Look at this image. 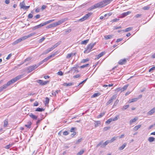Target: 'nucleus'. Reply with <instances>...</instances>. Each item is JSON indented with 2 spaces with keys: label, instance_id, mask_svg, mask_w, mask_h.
Instances as JSON below:
<instances>
[{
  "label": "nucleus",
  "instance_id": "nucleus-12",
  "mask_svg": "<svg viewBox=\"0 0 155 155\" xmlns=\"http://www.w3.org/2000/svg\"><path fill=\"white\" fill-rule=\"evenodd\" d=\"M131 13V12L130 11H128L126 12L123 13L121 14V17H124L130 14Z\"/></svg>",
  "mask_w": 155,
  "mask_h": 155
},
{
  "label": "nucleus",
  "instance_id": "nucleus-25",
  "mask_svg": "<svg viewBox=\"0 0 155 155\" xmlns=\"http://www.w3.org/2000/svg\"><path fill=\"white\" fill-rule=\"evenodd\" d=\"M128 86V85H126L124 86L121 89V91H124L126 90Z\"/></svg>",
  "mask_w": 155,
  "mask_h": 155
},
{
  "label": "nucleus",
  "instance_id": "nucleus-41",
  "mask_svg": "<svg viewBox=\"0 0 155 155\" xmlns=\"http://www.w3.org/2000/svg\"><path fill=\"white\" fill-rule=\"evenodd\" d=\"M132 28L131 27H129L126 28L124 30H123L125 32H127L131 30Z\"/></svg>",
  "mask_w": 155,
  "mask_h": 155
},
{
  "label": "nucleus",
  "instance_id": "nucleus-43",
  "mask_svg": "<svg viewBox=\"0 0 155 155\" xmlns=\"http://www.w3.org/2000/svg\"><path fill=\"white\" fill-rule=\"evenodd\" d=\"M55 27L54 23L51 24H50L47 26V28H50L52 27Z\"/></svg>",
  "mask_w": 155,
  "mask_h": 155
},
{
  "label": "nucleus",
  "instance_id": "nucleus-34",
  "mask_svg": "<svg viewBox=\"0 0 155 155\" xmlns=\"http://www.w3.org/2000/svg\"><path fill=\"white\" fill-rule=\"evenodd\" d=\"M129 107V105H127L123 106L122 108V110H124L127 109Z\"/></svg>",
  "mask_w": 155,
  "mask_h": 155
},
{
  "label": "nucleus",
  "instance_id": "nucleus-61",
  "mask_svg": "<svg viewBox=\"0 0 155 155\" xmlns=\"http://www.w3.org/2000/svg\"><path fill=\"white\" fill-rule=\"evenodd\" d=\"M110 128V127H106L104 128V131H107Z\"/></svg>",
  "mask_w": 155,
  "mask_h": 155
},
{
  "label": "nucleus",
  "instance_id": "nucleus-21",
  "mask_svg": "<svg viewBox=\"0 0 155 155\" xmlns=\"http://www.w3.org/2000/svg\"><path fill=\"white\" fill-rule=\"evenodd\" d=\"M31 59L32 58L31 57H28L21 64H23L24 62H26V61H30Z\"/></svg>",
  "mask_w": 155,
  "mask_h": 155
},
{
  "label": "nucleus",
  "instance_id": "nucleus-26",
  "mask_svg": "<svg viewBox=\"0 0 155 155\" xmlns=\"http://www.w3.org/2000/svg\"><path fill=\"white\" fill-rule=\"evenodd\" d=\"M101 124V122L100 121H97L95 122V127H97L99 126Z\"/></svg>",
  "mask_w": 155,
  "mask_h": 155
},
{
  "label": "nucleus",
  "instance_id": "nucleus-57",
  "mask_svg": "<svg viewBox=\"0 0 155 155\" xmlns=\"http://www.w3.org/2000/svg\"><path fill=\"white\" fill-rule=\"evenodd\" d=\"M88 79V78H87L85 80H84V81H82L79 84V85H78V86L79 85H81V84H84V83Z\"/></svg>",
  "mask_w": 155,
  "mask_h": 155
},
{
  "label": "nucleus",
  "instance_id": "nucleus-17",
  "mask_svg": "<svg viewBox=\"0 0 155 155\" xmlns=\"http://www.w3.org/2000/svg\"><path fill=\"white\" fill-rule=\"evenodd\" d=\"M117 137H112L110 140H108L109 143H111L113 142L114 141L116 140Z\"/></svg>",
  "mask_w": 155,
  "mask_h": 155
},
{
  "label": "nucleus",
  "instance_id": "nucleus-55",
  "mask_svg": "<svg viewBox=\"0 0 155 155\" xmlns=\"http://www.w3.org/2000/svg\"><path fill=\"white\" fill-rule=\"evenodd\" d=\"M150 8V7L148 6H146L143 7V9L144 10H148Z\"/></svg>",
  "mask_w": 155,
  "mask_h": 155
},
{
  "label": "nucleus",
  "instance_id": "nucleus-6",
  "mask_svg": "<svg viewBox=\"0 0 155 155\" xmlns=\"http://www.w3.org/2000/svg\"><path fill=\"white\" fill-rule=\"evenodd\" d=\"M117 97V95L116 94L113 95L111 98L107 101L106 104L108 105L111 103Z\"/></svg>",
  "mask_w": 155,
  "mask_h": 155
},
{
  "label": "nucleus",
  "instance_id": "nucleus-40",
  "mask_svg": "<svg viewBox=\"0 0 155 155\" xmlns=\"http://www.w3.org/2000/svg\"><path fill=\"white\" fill-rule=\"evenodd\" d=\"M104 114H105V113H104V112L101 113V114H100L97 116V117L98 118H101V117H103L104 115Z\"/></svg>",
  "mask_w": 155,
  "mask_h": 155
},
{
  "label": "nucleus",
  "instance_id": "nucleus-56",
  "mask_svg": "<svg viewBox=\"0 0 155 155\" xmlns=\"http://www.w3.org/2000/svg\"><path fill=\"white\" fill-rule=\"evenodd\" d=\"M57 74L60 76H62L63 75V73L61 71H60L58 72Z\"/></svg>",
  "mask_w": 155,
  "mask_h": 155
},
{
  "label": "nucleus",
  "instance_id": "nucleus-64",
  "mask_svg": "<svg viewBox=\"0 0 155 155\" xmlns=\"http://www.w3.org/2000/svg\"><path fill=\"white\" fill-rule=\"evenodd\" d=\"M88 61V60L87 59H83L82 60L81 62L82 63H85L87 61Z\"/></svg>",
  "mask_w": 155,
  "mask_h": 155
},
{
  "label": "nucleus",
  "instance_id": "nucleus-49",
  "mask_svg": "<svg viewBox=\"0 0 155 155\" xmlns=\"http://www.w3.org/2000/svg\"><path fill=\"white\" fill-rule=\"evenodd\" d=\"M112 121V120L111 118H110L108 119L106 122V124H109L111 121Z\"/></svg>",
  "mask_w": 155,
  "mask_h": 155
},
{
  "label": "nucleus",
  "instance_id": "nucleus-19",
  "mask_svg": "<svg viewBox=\"0 0 155 155\" xmlns=\"http://www.w3.org/2000/svg\"><path fill=\"white\" fill-rule=\"evenodd\" d=\"M126 145V143H125L121 146L119 148V150H123L125 147Z\"/></svg>",
  "mask_w": 155,
  "mask_h": 155
},
{
  "label": "nucleus",
  "instance_id": "nucleus-63",
  "mask_svg": "<svg viewBox=\"0 0 155 155\" xmlns=\"http://www.w3.org/2000/svg\"><path fill=\"white\" fill-rule=\"evenodd\" d=\"M69 133L67 131H65L63 132V135H67Z\"/></svg>",
  "mask_w": 155,
  "mask_h": 155
},
{
  "label": "nucleus",
  "instance_id": "nucleus-22",
  "mask_svg": "<svg viewBox=\"0 0 155 155\" xmlns=\"http://www.w3.org/2000/svg\"><path fill=\"white\" fill-rule=\"evenodd\" d=\"M141 127V125H138L137 126H135L133 128L134 130V131H136L140 128Z\"/></svg>",
  "mask_w": 155,
  "mask_h": 155
},
{
  "label": "nucleus",
  "instance_id": "nucleus-44",
  "mask_svg": "<svg viewBox=\"0 0 155 155\" xmlns=\"http://www.w3.org/2000/svg\"><path fill=\"white\" fill-rule=\"evenodd\" d=\"M55 55V54L54 53L53 54H52L50 55V56H48L47 58L48 60L50 59L51 58L54 57Z\"/></svg>",
  "mask_w": 155,
  "mask_h": 155
},
{
  "label": "nucleus",
  "instance_id": "nucleus-14",
  "mask_svg": "<svg viewBox=\"0 0 155 155\" xmlns=\"http://www.w3.org/2000/svg\"><path fill=\"white\" fill-rule=\"evenodd\" d=\"M31 121H28L27 122V124L25 125V126L27 127V128H30L31 127Z\"/></svg>",
  "mask_w": 155,
  "mask_h": 155
},
{
  "label": "nucleus",
  "instance_id": "nucleus-30",
  "mask_svg": "<svg viewBox=\"0 0 155 155\" xmlns=\"http://www.w3.org/2000/svg\"><path fill=\"white\" fill-rule=\"evenodd\" d=\"M155 138L153 137H150L148 138V140L150 142H153Z\"/></svg>",
  "mask_w": 155,
  "mask_h": 155
},
{
  "label": "nucleus",
  "instance_id": "nucleus-50",
  "mask_svg": "<svg viewBox=\"0 0 155 155\" xmlns=\"http://www.w3.org/2000/svg\"><path fill=\"white\" fill-rule=\"evenodd\" d=\"M89 65V64H85V65H83L81 66H80V68H85V67H88Z\"/></svg>",
  "mask_w": 155,
  "mask_h": 155
},
{
  "label": "nucleus",
  "instance_id": "nucleus-1",
  "mask_svg": "<svg viewBox=\"0 0 155 155\" xmlns=\"http://www.w3.org/2000/svg\"><path fill=\"white\" fill-rule=\"evenodd\" d=\"M21 77V75H19L14 78L11 79V80L8 81L6 84H4L2 86L0 87V92L3 91L4 89L7 88V87L10 85L14 83L17 80L20 79Z\"/></svg>",
  "mask_w": 155,
  "mask_h": 155
},
{
  "label": "nucleus",
  "instance_id": "nucleus-13",
  "mask_svg": "<svg viewBox=\"0 0 155 155\" xmlns=\"http://www.w3.org/2000/svg\"><path fill=\"white\" fill-rule=\"evenodd\" d=\"M127 62V61L125 59H121L118 62V63L120 65H122L125 64Z\"/></svg>",
  "mask_w": 155,
  "mask_h": 155
},
{
  "label": "nucleus",
  "instance_id": "nucleus-7",
  "mask_svg": "<svg viewBox=\"0 0 155 155\" xmlns=\"http://www.w3.org/2000/svg\"><path fill=\"white\" fill-rule=\"evenodd\" d=\"M98 8H101L99 2L91 7L90 8V10H92Z\"/></svg>",
  "mask_w": 155,
  "mask_h": 155
},
{
  "label": "nucleus",
  "instance_id": "nucleus-5",
  "mask_svg": "<svg viewBox=\"0 0 155 155\" xmlns=\"http://www.w3.org/2000/svg\"><path fill=\"white\" fill-rule=\"evenodd\" d=\"M37 67L38 66H37V65L36 64H34L32 66H30L28 67L27 69L28 71V72H30Z\"/></svg>",
  "mask_w": 155,
  "mask_h": 155
},
{
  "label": "nucleus",
  "instance_id": "nucleus-2",
  "mask_svg": "<svg viewBox=\"0 0 155 155\" xmlns=\"http://www.w3.org/2000/svg\"><path fill=\"white\" fill-rule=\"evenodd\" d=\"M96 43H91L88 45L87 47L86 50L84 51V53H87L91 51V49L93 48L94 46L95 45Z\"/></svg>",
  "mask_w": 155,
  "mask_h": 155
},
{
  "label": "nucleus",
  "instance_id": "nucleus-37",
  "mask_svg": "<svg viewBox=\"0 0 155 155\" xmlns=\"http://www.w3.org/2000/svg\"><path fill=\"white\" fill-rule=\"evenodd\" d=\"M73 55V54L72 53H71L70 54H68L67 55L66 58H71V57Z\"/></svg>",
  "mask_w": 155,
  "mask_h": 155
},
{
  "label": "nucleus",
  "instance_id": "nucleus-15",
  "mask_svg": "<svg viewBox=\"0 0 155 155\" xmlns=\"http://www.w3.org/2000/svg\"><path fill=\"white\" fill-rule=\"evenodd\" d=\"M138 119V118L137 117H136L134 118L133 119H131L129 122L130 124V125L132 124V123L135 122L136 120H137Z\"/></svg>",
  "mask_w": 155,
  "mask_h": 155
},
{
  "label": "nucleus",
  "instance_id": "nucleus-54",
  "mask_svg": "<svg viewBox=\"0 0 155 155\" xmlns=\"http://www.w3.org/2000/svg\"><path fill=\"white\" fill-rule=\"evenodd\" d=\"M119 102V100L118 99H117L116 101L114 102L113 107L114 106H116Z\"/></svg>",
  "mask_w": 155,
  "mask_h": 155
},
{
  "label": "nucleus",
  "instance_id": "nucleus-24",
  "mask_svg": "<svg viewBox=\"0 0 155 155\" xmlns=\"http://www.w3.org/2000/svg\"><path fill=\"white\" fill-rule=\"evenodd\" d=\"M89 39H87L85 40L82 41L81 42V44L86 45L88 42Z\"/></svg>",
  "mask_w": 155,
  "mask_h": 155
},
{
  "label": "nucleus",
  "instance_id": "nucleus-38",
  "mask_svg": "<svg viewBox=\"0 0 155 155\" xmlns=\"http://www.w3.org/2000/svg\"><path fill=\"white\" fill-rule=\"evenodd\" d=\"M8 124V120L7 119L5 120L4 121V127H6L7 125Z\"/></svg>",
  "mask_w": 155,
  "mask_h": 155
},
{
  "label": "nucleus",
  "instance_id": "nucleus-53",
  "mask_svg": "<svg viewBox=\"0 0 155 155\" xmlns=\"http://www.w3.org/2000/svg\"><path fill=\"white\" fill-rule=\"evenodd\" d=\"M35 34V33H31L30 34L28 35H27L28 38H29L31 37V36H32L34 35Z\"/></svg>",
  "mask_w": 155,
  "mask_h": 155
},
{
  "label": "nucleus",
  "instance_id": "nucleus-36",
  "mask_svg": "<svg viewBox=\"0 0 155 155\" xmlns=\"http://www.w3.org/2000/svg\"><path fill=\"white\" fill-rule=\"evenodd\" d=\"M60 91V90H57L54 92H53L52 93V94L53 95H54L55 96L56 95V94H58Z\"/></svg>",
  "mask_w": 155,
  "mask_h": 155
},
{
  "label": "nucleus",
  "instance_id": "nucleus-46",
  "mask_svg": "<svg viewBox=\"0 0 155 155\" xmlns=\"http://www.w3.org/2000/svg\"><path fill=\"white\" fill-rule=\"evenodd\" d=\"M84 152V151L83 150H81L77 154V155H81Z\"/></svg>",
  "mask_w": 155,
  "mask_h": 155
},
{
  "label": "nucleus",
  "instance_id": "nucleus-59",
  "mask_svg": "<svg viewBox=\"0 0 155 155\" xmlns=\"http://www.w3.org/2000/svg\"><path fill=\"white\" fill-rule=\"evenodd\" d=\"M45 38L44 37H43L42 38H41V39H40L39 41V43H41L42 41H43L45 39Z\"/></svg>",
  "mask_w": 155,
  "mask_h": 155
},
{
  "label": "nucleus",
  "instance_id": "nucleus-4",
  "mask_svg": "<svg viewBox=\"0 0 155 155\" xmlns=\"http://www.w3.org/2000/svg\"><path fill=\"white\" fill-rule=\"evenodd\" d=\"M112 0H104L103 1L99 2L101 7L109 4Z\"/></svg>",
  "mask_w": 155,
  "mask_h": 155
},
{
  "label": "nucleus",
  "instance_id": "nucleus-51",
  "mask_svg": "<svg viewBox=\"0 0 155 155\" xmlns=\"http://www.w3.org/2000/svg\"><path fill=\"white\" fill-rule=\"evenodd\" d=\"M21 38V39L22 41L23 40H24L27 39L28 38L27 37V36H23V37L21 38Z\"/></svg>",
  "mask_w": 155,
  "mask_h": 155
},
{
  "label": "nucleus",
  "instance_id": "nucleus-20",
  "mask_svg": "<svg viewBox=\"0 0 155 155\" xmlns=\"http://www.w3.org/2000/svg\"><path fill=\"white\" fill-rule=\"evenodd\" d=\"M73 84V83L72 82L69 83H64L63 85L65 86H72Z\"/></svg>",
  "mask_w": 155,
  "mask_h": 155
},
{
  "label": "nucleus",
  "instance_id": "nucleus-18",
  "mask_svg": "<svg viewBox=\"0 0 155 155\" xmlns=\"http://www.w3.org/2000/svg\"><path fill=\"white\" fill-rule=\"evenodd\" d=\"M25 3L24 1L22 2L21 3H20V7L21 8L24 9L25 7Z\"/></svg>",
  "mask_w": 155,
  "mask_h": 155
},
{
  "label": "nucleus",
  "instance_id": "nucleus-3",
  "mask_svg": "<svg viewBox=\"0 0 155 155\" xmlns=\"http://www.w3.org/2000/svg\"><path fill=\"white\" fill-rule=\"evenodd\" d=\"M109 143L108 140H106L104 143H103V141H101L97 145L96 147H98L100 146L101 148H104Z\"/></svg>",
  "mask_w": 155,
  "mask_h": 155
},
{
  "label": "nucleus",
  "instance_id": "nucleus-33",
  "mask_svg": "<svg viewBox=\"0 0 155 155\" xmlns=\"http://www.w3.org/2000/svg\"><path fill=\"white\" fill-rule=\"evenodd\" d=\"M112 35H106L104 37L106 39H110L112 37Z\"/></svg>",
  "mask_w": 155,
  "mask_h": 155
},
{
  "label": "nucleus",
  "instance_id": "nucleus-32",
  "mask_svg": "<svg viewBox=\"0 0 155 155\" xmlns=\"http://www.w3.org/2000/svg\"><path fill=\"white\" fill-rule=\"evenodd\" d=\"M100 94H99V93H95L92 95V96H91V97H96L99 96V95H100Z\"/></svg>",
  "mask_w": 155,
  "mask_h": 155
},
{
  "label": "nucleus",
  "instance_id": "nucleus-35",
  "mask_svg": "<svg viewBox=\"0 0 155 155\" xmlns=\"http://www.w3.org/2000/svg\"><path fill=\"white\" fill-rule=\"evenodd\" d=\"M61 42H58L56 44H55L52 47L54 49L55 48H56L57 47L58 45H59L60 44Z\"/></svg>",
  "mask_w": 155,
  "mask_h": 155
},
{
  "label": "nucleus",
  "instance_id": "nucleus-16",
  "mask_svg": "<svg viewBox=\"0 0 155 155\" xmlns=\"http://www.w3.org/2000/svg\"><path fill=\"white\" fill-rule=\"evenodd\" d=\"M29 116L31 118L34 119L36 120L37 118V117L33 115L32 113H30L29 114H28Z\"/></svg>",
  "mask_w": 155,
  "mask_h": 155
},
{
  "label": "nucleus",
  "instance_id": "nucleus-62",
  "mask_svg": "<svg viewBox=\"0 0 155 155\" xmlns=\"http://www.w3.org/2000/svg\"><path fill=\"white\" fill-rule=\"evenodd\" d=\"M33 17V15L31 13L29 14L28 16V18H31Z\"/></svg>",
  "mask_w": 155,
  "mask_h": 155
},
{
  "label": "nucleus",
  "instance_id": "nucleus-60",
  "mask_svg": "<svg viewBox=\"0 0 155 155\" xmlns=\"http://www.w3.org/2000/svg\"><path fill=\"white\" fill-rule=\"evenodd\" d=\"M73 70H74V73L75 72H76V73L78 72V70H77V69L76 68H74V67L72 68V71Z\"/></svg>",
  "mask_w": 155,
  "mask_h": 155
},
{
  "label": "nucleus",
  "instance_id": "nucleus-11",
  "mask_svg": "<svg viewBox=\"0 0 155 155\" xmlns=\"http://www.w3.org/2000/svg\"><path fill=\"white\" fill-rule=\"evenodd\" d=\"M44 24L43 23H42L38 25H37L35 26L34 27H33L32 28V29L33 30H35V29H37L40 28V27L44 26Z\"/></svg>",
  "mask_w": 155,
  "mask_h": 155
},
{
  "label": "nucleus",
  "instance_id": "nucleus-47",
  "mask_svg": "<svg viewBox=\"0 0 155 155\" xmlns=\"http://www.w3.org/2000/svg\"><path fill=\"white\" fill-rule=\"evenodd\" d=\"M49 99L48 97H46L45 98V104H48L49 103Z\"/></svg>",
  "mask_w": 155,
  "mask_h": 155
},
{
  "label": "nucleus",
  "instance_id": "nucleus-9",
  "mask_svg": "<svg viewBox=\"0 0 155 155\" xmlns=\"http://www.w3.org/2000/svg\"><path fill=\"white\" fill-rule=\"evenodd\" d=\"M155 113V107H153L147 113L148 115L150 116Z\"/></svg>",
  "mask_w": 155,
  "mask_h": 155
},
{
  "label": "nucleus",
  "instance_id": "nucleus-39",
  "mask_svg": "<svg viewBox=\"0 0 155 155\" xmlns=\"http://www.w3.org/2000/svg\"><path fill=\"white\" fill-rule=\"evenodd\" d=\"M12 145H13V144H9L8 145H6V146L5 147L6 149H8L10 147H12Z\"/></svg>",
  "mask_w": 155,
  "mask_h": 155
},
{
  "label": "nucleus",
  "instance_id": "nucleus-48",
  "mask_svg": "<svg viewBox=\"0 0 155 155\" xmlns=\"http://www.w3.org/2000/svg\"><path fill=\"white\" fill-rule=\"evenodd\" d=\"M119 117V116H116L115 117H114L113 118H111V119L112 120V121H114L117 120L118 119Z\"/></svg>",
  "mask_w": 155,
  "mask_h": 155
},
{
  "label": "nucleus",
  "instance_id": "nucleus-10",
  "mask_svg": "<svg viewBox=\"0 0 155 155\" xmlns=\"http://www.w3.org/2000/svg\"><path fill=\"white\" fill-rule=\"evenodd\" d=\"M64 22V19H62L57 22L54 23V26L56 27L58 25H60Z\"/></svg>",
  "mask_w": 155,
  "mask_h": 155
},
{
  "label": "nucleus",
  "instance_id": "nucleus-31",
  "mask_svg": "<svg viewBox=\"0 0 155 155\" xmlns=\"http://www.w3.org/2000/svg\"><path fill=\"white\" fill-rule=\"evenodd\" d=\"M44 110V109L42 108L39 107L37 108L35 110V111L41 112Z\"/></svg>",
  "mask_w": 155,
  "mask_h": 155
},
{
  "label": "nucleus",
  "instance_id": "nucleus-8",
  "mask_svg": "<svg viewBox=\"0 0 155 155\" xmlns=\"http://www.w3.org/2000/svg\"><path fill=\"white\" fill-rule=\"evenodd\" d=\"M36 82L38 83L40 85H44L48 83V81H43L42 80H37Z\"/></svg>",
  "mask_w": 155,
  "mask_h": 155
},
{
  "label": "nucleus",
  "instance_id": "nucleus-27",
  "mask_svg": "<svg viewBox=\"0 0 155 155\" xmlns=\"http://www.w3.org/2000/svg\"><path fill=\"white\" fill-rule=\"evenodd\" d=\"M54 21V20H49L48 21H46L44 23H43V24H44V26L51 22H52L53 21Z\"/></svg>",
  "mask_w": 155,
  "mask_h": 155
},
{
  "label": "nucleus",
  "instance_id": "nucleus-52",
  "mask_svg": "<svg viewBox=\"0 0 155 155\" xmlns=\"http://www.w3.org/2000/svg\"><path fill=\"white\" fill-rule=\"evenodd\" d=\"M71 29H68L66 30H65V34H68V33L70 32L71 31Z\"/></svg>",
  "mask_w": 155,
  "mask_h": 155
},
{
  "label": "nucleus",
  "instance_id": "nucleus-23",
  "mask_svg": "<svg viewBox=\"0 0 155 155\" xmlns=\"http://www.w3.org/2000/svg\"><path fill=\"white\" fill-rule=\"evenodd\" d=\"M105 54L104 52H102L99 54L97 56V59H99L100 57L103 56Z\"/></svg>",
  "mask_w": 155,
  "mask_h": 155
},
{
  "label": "nucleus",
  "instance_id": "nucleus-45",
  "mask_svg": "<svg viewBox=\"0 0 155 155\" xmlns=\"http://www.w3.org/2000/svg\"><path fill=\"white\" fill-rule=\"evenodd\" d=\"M55 55V54L54 53L53 54H52L50 55V56H48L47 58L48 60L50 59L51 58L54 57Z\"/></svg>",
  "mask_w": 155,
  "mask_h": 155
},
{
  "label": "nucleus",
  "instance_id": "nucleus-29",
  "mask_svg": "<svg viewBox=\"0 0 155 155\" xmlns=\"http://www.w3.org/2000/svg\"><path fill=\"white\" fill-rule=\"evenodd\" d=\"M138 99V98H135L131 99L130 100V101L129 102V103H131V102H135V101H137Z\"/></svg>",
  "mask_w": 155,
  "mask_h": 155
},
{
  "label": "nucleus",
  "instance_id": "nucleus-42",
  "mask_svg": "<svg viewBox=\"0 0 155 155\" xmlns=\"http://www.w3.org/2000/svg\"><path fill=\"white\" fill-rule=\"evenodd\" d=\"M49 52H50L48 50V49L47 50L45 51H44L43 53L41 54V55H43L44 54H46Z\"/></svg>",
  "mask_w": 155,
  "mask_h": 155
},
{
  "label": "nucleus",
  "instance_id": "nucleus-28",
  "mask_svg": "<svg viewBox=\"0 0 155 155\" xmlns=\"http://www.w3.org/2000/svg\"><path fill=\"white\" fill-rule=\"evenodd\" d=\"M92 14L91 13H89L88 14H86L84 16L85 19H87L89 17H90Z\"/></svg>",
  "mask_w": 155,
  "mask_h": 155
},
{
  "label": "nucleus",
  "instance_id": "nucleus-58",
  "mask_svg": "<svg viewBox=\"0 0 155 155\" xmlns=\"http://www.w3.org/2000/svg\"><path fill=\"white\" fill-rule=\"evenodd\" d=\"M85 20H86V19H85V17L84 16L83 18L79 19V21L82 22L84 21Z\"/></svg>",
  "mask_w": 155,
  "mask_h": 155
}]
</instances>
